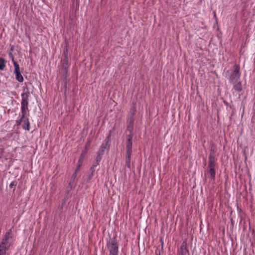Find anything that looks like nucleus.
<instances>
[{
    "mask_svg": "<svg viewBox=\"0 0 255 255\" xmlns=\"http://www.w3.org/2000/svg\"><path fill=\"white\" fill-rule=\"evenodd\" d=\"M225 76L231 83H235L239 81L241 76L239 66L235 64L232 69L226 72Z\"/></svg>",
    "mask_w": 255,
    "mask_h": 255,
    "instance_id": "nucleus-1",
    "label": "nucleus"
},
{
    "mask_svg": "<svg viewBox=\"0 0 255 255\" xmlns=\"http://www.w3.org/2000/svg\"><path fill=\"white\" fill-rule=\"evenodd\" d=\"M22 100L21 102V110L22 117H25L26 112L28 110V98L29 96V93L28 91L23 93L21 95Z\"/></svg>",
    "mask_w": 255,
    "mask_h": 255,
    "instance_id": "nucleus-2",
    "label": "nucleus"
},
{
    "mask_svg": "<svg viewBox=\"0 0 255 255\" xmlns=\"http://www.w3.org/2000/svg\"><path fill=\"white\" fill-rule=\"evenodd\" d=\"M107 246L109 252V255H118V244L115 239H110L107 243Z\"/></svg>",
    "mask_w": 255,
    "mask_h": 255,
    "instance_id": "nucleus-3",
    "label": "nucleus"
},
{
    "mask_svg": "<svg viewBox=\"0 0 255 255\" xmlns=\"http://www.w3.org/2000/svg\"><path fill=\"white\" fill-rule=\"evenodd\" d=\"M132 135L128 136L127 141V155H126V165L129 168L130 167V156L132 152Z\"/></svg>",
    "mask_w": 255,
    "mask_h": 255,
    "instance_id": "nucleus-4",
    "label": "nucleus"
},
{
    "mask_svg": "<svg viewBox=\"0 0 255 255\" xmlns=\"http://www.w3.org/2000/svg\"><path fill=\"white\" fill-rule=\"evenodd\" d=\"M9 56L11 58L12 62L14 67V73L15 75V79L19 82H22L23 81V78L20 73L19 65L15 61L14 57L11 53L9 54Z\"/></svg>",
    "mask_w": 255,
    "mask_h": 255,
    "instance_id": "nucleus-5",
    "label": "nucleus"
},
{
    "mask_svg": "<svg viewBox=\"0 0 255 255\" xmlns=\"http://www.w3.org/2000/svg\"><path fill=\"white\" fill-rule=\"evenodd\" d=\"M188 253L187 244L185 242H183L180 248L178 250V255H187Z\"/></svg>",
    "mask_w": 255,
    "mask_h": 255,
    "instance_id": "nucleus-6",
    "label": "nucleus"
},
{
    "mask_svg": "<svg viewBox=\"0 0 255 255\" xmlns=\"http://www.w3.org/2000/svg\"><path fill=\"white\" fill-rule=\"evenodd\" d=\"M209 168V173L210 174V178L214 179L216 175L215 166H208Z\"/></svg>",
    "mask_w": 255,
    "mask_h": 255,
    "instance_id": "nucleus-7",
    "label": "nucleus"
},
{
    "mask_svg": "<svg viewBox=\"0 0 255 255\" xmlns=\"http://www.w3.org/2000/svg\"><path fill=\"white\" fill-rule=\"evenodd\" d=\"M216 159L215 156L210 154L209 158V166H215Z\"/></svg>",
    "mask_w": 255,
    "mask_h": 255,
    "instance_id": "nucleus-8",
    "label": "nucleus"
},
{
    "mask_svg": "<svg viewBox=\"0 0 255 255\" xmlns=\"http://www.w3.org/2000/svg\"><path fill=\"white\" fill-rule=\"evenodd\" d=\"M234 84V89L238 92H241L242 90V87L241 82L238 81V82H236Z\"/></svg>",
    "mask_w": 255,
    "mask_h": 255,
    "instance_id": "nucleus-9",
    "label": "nucleus"
},
{
    "mask_svg": "<svg viewBox=\"0 0 255 255\" xmlns=\"http://www.w3.org/2000/svg\"><path fill=\"white\" fill-rule=\"evenodd\" d=\"M9 247L4 245V243H1L0 245V254H5L6 250L8 249Z\"/></svg>",
    "mask_w": 255,
    "mask_h": 255,
    "instance_id": "nucleus-10",
    "label": "nucleus"
},
{
    "mask_svg": "<svg viewBox=\"0 0 255 255\" xmlns=\"http://www.w3.org/2000/svg\"><path fill=\"white\" fill-rule=\"evenodd\" d=\"M107 142L108 141L106 142V143H103L100 148V149H99V151L98 152V153H99V154H101L102 155H103L104 152H105V149L106 148V146L107 145Z\"/></svg>",
    "mask_w": 255,
    "mask_h": 255,
    "instance_id": "nucleus-11",
    "label": "nucleus"
},
{
    "mask_svg": "<svg viewBox=\"0 0 255 255\" xmlns=\"http://www.w3.org/2000/svg\"><path fill=\"white\" fill-rule=\"evenodd\" d=\"M5 66V61L0 58V70H3Z\"/></svg>",
    "mask_w": 255,
    "mask_h": 255,
    "instance_id": "nucleus-12",
    "label": "nucleus"
},
{
    "mask_svg": "<svg viewBox=\"0 0 255 255\" xmlns=\"http://www.w3.org/2000/svg\"><path fill=\"white\" fill-rule=\"evenodd\" d=\"M25 125L23 126V128L26 130H29V123L27 120H24Z\"/></svg>",
    "mask_w": 255,
    "mask_h": 255,
    "instance_id": "nucleus-13",
    "label": "nucleus"
},
{
    "mask_svg": "<svg viewBox=\"0 0 255 255\" xmlns=\"http://www.w3.org/2000/svg\"><path fill=\"white\" fill-rule=\"evenodd\" d=\"M10 234H11V230H9L5 233L4 238L9 240L11 238Z\"/></svg>",
    "mask_w": 255,
    "mask_h": 255,
    "instance_id": "nucleus-14",
    "label": "nucleus"
},
{
    "mask_svg": "<svg viewBox=\"0 0 255 255\" xmlns=\"http://www.w3.org/2000/svg\"><path fill=\"white\" fill-rule=\"evenodd\" d=\"M1 243H4V245L9 246V240L3 238L2 240Z\"/></svg>",
    "mask_w": 255,
    "mask_h": 255,
    "instance_id": "nucleus-15",
    "label": "nucleus"
},
{
    "mask_svg": "<svg viewBox=\"0 0 255 255\" xmlns=\"http://www.w3.org/2000/svg\"><path fill=\"white\" fill-rule=\"evenodd\" d=\"M103 155H102L101 154H99V153H98L97 154V155L96 156V160L97 162H99L100 161V160H101L102 159V157Z\"/></svg>",
    "mask_w": 255,
    "mask_h": 255,
    "instance_id": "nucleus-16",
    "label": "nucleus"
},
{
    "mask_svg": "<svg viewBox=\"0 0 255 255\" xmlns=\"http://www.w3.org/2000/svg\"><path fill=\"white\" fill-rule=\"evenodd\" d=\"M63 61L64 62V64H65V65H67L68 63V57L64 58L63 59Z\"/></svg>",
    "mask_w": 255,
    "mask_h": 255,
    "instance_id": "nucleus-17",
    "label": "nucleus"
},
{
    "mask_svg": "<svg viewBox=\"0 0 255 255\" xmlns=\"http://www.w3.org/2000/svg\"><path fill=\"white\" fill-rule=\"evenodd\" d=\"M128 130H129V131H130V134L128 136V137L129 135H130V134H131V135H132V133H131V132H132V126H129H129L128 127Z\"/></svg>",
    "mask_w": 255,
    "mask_h": 255,
    "instance_id": "nucleus-18",
    "label": "nucleus"
},
{
    "mask_svg": "<svg viewBox=\"0 0 255 255\" xmlns=\"http://www.w3.org/2000/svg\"><path fill=\"white\" fill-rule=\"evenodd\" d=\"M96 165L95 166H92L91 168H90V171H91V175L90 176H92L93 174V173L95 171V167Z\"/></svg>",
    "mask_w": 255,
    "mask_h": 255,
    "instance_id": "nucleus-19",
    "label": "nucleus"
},
{
    "mask_svg": "<svg viewBox=\"0 0 255 255\" xmlns=\"http://www.w3.org/2000/svg\"><path fill=\"white\" fill-rule=\"evenodd\" d=\"M64 58L68 57V51H67V50H66V51L64 52Z\"/></svg>",
    "mask_w": 255,
    "mask_h": 255,
    "instance_id": "nucleus-20",
    "label": "nucleus"
},
{
    "mask_svg": "<svg viewBox=\"0 0 255 255\" xmlns=\"http://www.w3.org/2000/svg\"><path fill=\"white\" fill-rule=\"evenodd\" d=\"M24 118V117H21V118L20 119V120H19V121L18 122V125H19L23 121V119Z\"/></svg>",
    "mask_w": 255,
    "mask_h": 255,
    "instance_id": "nucleus-21",
    "label": "nucleus"
},
{
    "mask_svg": "<svg viewBox=\"0 0 255 255\" xmlns=\"http://www.w3.org/2000/svg\"><path fill=\"white\" fill-rule=\"evenodd\" d=\"M76 175H77V173H75L73 175V177L74 179L75 178V177H76Z\"/></svg>",
    "mask_w": 255,
    "mask_h": 255,
    "instance_id": "nucleus-22",
    "label": "nucleus"
},
{
    "mask_svg": "<svg viewBox=\"0 0 255 255\" xmlns=\"http://www.w3.org/2000/svg\"><path fill=\"white\" fill-rule=\"evenodd\" d=\"M78 170H79V168L78 167V168L76 169V170H75V173H77L78 172Z\"/></svg>",
    "mask_w": 255,
    "mask_h": 255,
    "instance_id": "nucleus-23",
    "label": "nucleus"
},
{
    "mask_svg": "<svg viewBox=\"0 0 255 255\" xmlns=\"http://www.w3.org/2000/svg\"><path fill=\"white\" fill-rule=\"evenodd\" d=\"M12 186H13V183H11L10 185H9V186L10 187H12Z\"/></svg>",
    "mask_w": 255,
    "mask_h": 255,
    "instance_id": "nucleus-24",
    "label": "nucleus"
},
{
    "mask_svg": "<svg viewBox=\"0 0 255 255\" xmlns=\"http://www.w3.org/2000/svg\"><path fill=\"white\" fill-rule=\"evenodd\" d=\"M80 164H78V168H79V167H80Z\"/></svg>",
    "mask_w": 255,
    "mask_h": 255,
    "instance_id": "nucleus-25",
    "label": "nucleus"
},
{
    "mask_svg": "<svg viewBox=\"0 0 255 255\" xmlns=\"http://www.w3.org/2000/svg\"><path fill=\"white\" fill-rule=\"evenodd\" d=\"M5 254H0V255H4Z\"/></svg>",
    "mask_w": 255,
    "mask_h": 255,
    "instance_id": "nucleus-26",
    "label": "nucleus"
}]
</instances>
